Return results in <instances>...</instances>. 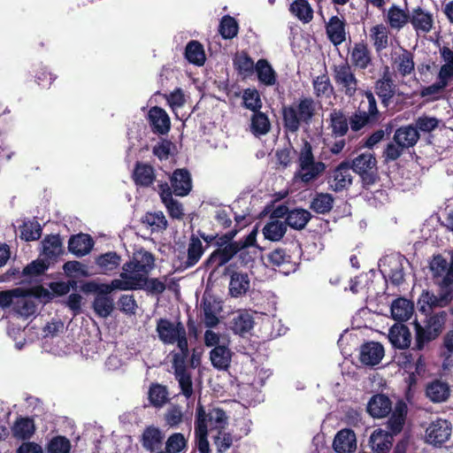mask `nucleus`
<instances>
[{
    "instance_id": "aec40b11",
    "label": "nucleus",
    "mask_w": 453,
    "mask_h": 453,
    "mask_svg": "<svg viewBox=\"0 0 453 453\" xmlns=\"http://www.w3.org/2000/svg\"><path fill=\"white\" fill-rule=\"evenodd\" d=\"M386 25L391 29L399 32L410 20V11L392 4L384 16Z\"/></svg>"
},
{
    "instance_id": "6e6552de",
    "label": "nucleus",
    "mask_w": 453,
    "mask_h": 453,
    "mask_svg": "<svg viewBox=\"0 0 453 453\" xmlns=\"http://www.w3.org/2000/svg\"><path fill=\"white\" fill-rule=\"evenodd\" d=\"M298 162L300 170L303 172L299 174V177L304 183L317 179L326 169V165L323 162L315 161L312 146L308 141H303Z\"/></svg>"
},
{
    "instance_id": "bf43d9fd",
    "label": "nucleus",
    "mask_w": 453,
    "mask_h": 453,
    "mask_svg": "<svg viewBox=\"0 0 453 453\" xmlns=\"http://www.w3.org/2000/svg\"><path fill=\"white\" fill-rule=\"evenodd\" d=\"M253 318L248 312H242L234 317L231 321V329L236 334L242 335L253 327Z\"/></svg>"
},
{
    "instance_id": "e433bc0d",
    "label": "nucleus",
    "mask_w": 453,
    "mask_h": 453,
    "mask_svg": "<svg viewBox=\"0 0 453 453\" xmlns=\"http://www.w3.org/2000/svg\"><path fill=\"white\" fill-rule=\"evenodd\" d=\"M332 135L335 138L343 137L348 134L349 118L341 110L334 109L329 115Z\"/></svg>"
},
{
    "instance_id": "09e8293b",
    "label": "nucleus",
    "mask_w": 453,
    "mask_h": 453,
    "mask_svg": "<svg viewBox=\"0 0 453 453\" xmlns=\"http://www.w3.org/2000/svg\"><path fill=\"white\" fill-rule=\"evenodd\" d=\"M185 58L186 59L197 66L204 65L206 58L203 47L198 41L192 40L188 42L185 48Z\"/></svg>"
},
{
    "instance_id": "a19ab883",
    "label": "nucleus",
    "mask_w": 453,
    "mask_h": 453,
    "mask_svg": "<svg viewBox=\"0 0 453 453\" xmlns=\"http://www.w3.org/2000/svg\"><path fill=\"white\" fill-rule=\"evenodd\" d=\"M42 244V253L48 260H56L64 253L63 242L59 234L46 235Z\"/></svg>"
},
{
    "instance_id": "c03bdc74",
    "label": "nucleus",
    "mask_w": 453,
    "mask_h": 453,
    "mask_svg": "<svg viewBox=\"0 0 453 453\" xmlns=\"http://www.w3.org/2000/svg\"><path fill=\"white\" fill-rule=\"evenodd\" d=\"M312 215L303 208H295L288 213L284 223L295 230L303 229L311 219Z\"/></svg>"
},
{
    "instance_id": "f8f14e48",
    "label": "nucleus",
    "mask_w": 453,
    "mask_h": 453,
    "mask_svg": "<svg viewBox=\"0 0 453 453\" xmlns=\"http://www.w3.org/2000/svg\"><path fill=\"white\" fill-rule=\"evenodd\" d=\"M349 160L341 162L330 173L327 183L330 189L334 192L347 190L352 184V176L350 173Z\"/></svg>"
},
{
    "instance_id": "a18cd8bd",
    "label": "nucleus",
    "mask_w": 453,
    "mask_h": 453,
    "mask_svg": "<svg viewBox=\"0 0 453 453\" xmlns=\"http://www.w3.org/2000/svg\"><path fill=\"white\" fill-rule=\"evenodd\" d=\"M175 379L179 382L180 391L184 396L189 398L193 395L191 374L187 371L186 364L173 365Z\"/></svg>"
},
{
    "instance_id": "e2e57ef3",
    "label": "nucleus",
    "mask_w": 453,
    "mask_h": 453,
    "mask_svg": "<svg viewBox=\"0 0 453 453\" xmlns=\"http://www.w3.org/2000/svg\"><path fill=\"white\" fill-rule=\"evenodd\" d=\"M242 101L243 107L253 112H257L258 110H261L263 105L260 94L255 88H249L243 90Z\"/></svg>"
},
{
    "instance_id": "0e129e2a",
    "label": "nucleus",
    "mask_w": 453,
    "mask_h": 453,
    "mask_svg": "<svg viewBox=\"0 0 453 453\" xmlns=\"http://www.w3.org/2000/svg\"><path fill=\"white\" fill-rule=\"evenodd\" d=\"M312 86L314 89V95L318 98L329 96L334 91V87L331 84L327 73H323L313 79Z\"/></svg>"
},
{
    "instance_id": "473e14b6",
    "label": "nucleus",
    "mask_w": 453,
    "mask_h": 453,
    "mask_svg": "<svg viewBox=\"0 0 453 453\" xmlns=\"http://www.w3.org/2000/svg\"><path fill=\"white\" fill-rule=\"evenodd\" d=\"M392 411V402L388 396L378 394L373 395L367 404V411L373 418H384Z\"/></svg>"
},
{
    "instance_id": "9d476101",
    "label": "nucleus",
    "mask_w": 453,
    "mask_h": 453,
    "mask_svg": "<svg viewBox=\"0 0 453 453\" xmlns=\"http://www.w3.org/2000/svg\"><path fill=\"white\" fill-rule=\"evenodd\" d=\"M379 265L381 273L391 284L400 286L404 281L405 266L410 265V263L403 255L391 254L380 259Z\"/></svg>"
},
{
    "instance_id": "bb28decb",
    "label": "nucleus",
    "mask_w": 453,
    "mask_h": 453,
    "mask_svg": "<svg viewBox=\"0 0 453 453\" xmlns=\"http://www.w3.org/2000/svg\"><path fill=\"white\" fill-rule=\"evenodd\" d=\"M333 448L337 453H351L357 448L356 434L351 429L340 430L333 441Z\"/></svg>"
},
{
    "instance_id": "8fccbe9b",
    "label": "nucleus",
    "mask_w": 453,
    "mask_h": 453,
    "mask_svg": "<svg viewBox=\"0 0 453 453\" xmlns=\"http://www.w3.org/2000/svg\"><path fill=\"white\" fill-rule=\"evenodd\" d=\"M35 430L34 420L30 418H18L12 426L13 436L21 440L30 439Z\"/></svg>"
},
{
    "instance_id": "c85d7f7f",
    "label": "nucleus",
    "mask_w": 453,
    "mask_h": 453,
    "mask_svg": "<svg viewBox=\"0 0 453 453\" xmlns=\"http://www.w3.org/2000/svg\"><path fill=\"white\" fill-rule=\"evenodd\" d=\"M420 138L419 133L413 125L402 126L398 127L393 135L395 142L398 143L403 150L414 147Z\"/></svg>"
},
{
    "instance_id": "4be33fe9",
    "label": "nucleus",
    "mask_w": 453,
    "mask_h": 453,
    "mask_svg": "<svg viewBox=\"0 0 453 453\" xmlns=\"http://www.w3.org/2000/svg\"><path fill=\"white\" fill-rule=\"evenodd\" d=\"M132 179L136 186L149 188L156 180L155 169L150 164L137 161L134 165Z\"/></svg>"
},
{
    "instance_id": "f257e3e1",
    "label": "nucleus",
    "mask_w": 453,
    "mask_h": 453,
    "mask_svg": "<svg viewBox=\"0 0 453 453\" xmlns=\"http://www.w3.org/2000/svg\"><path fill=\"white\" fill-rule=\"evenodd\" d=\"M281 119L287 134H296L302 126H310L316 114V103L311 96H300L297 100L281 107Z\"/></svg>"
},
{
    "instance_id": "393cba45",
    "label": "nucleus",
    "mask_w": 453,
    "mask_h": 453,
    "mask_svg": "<svg viewBox=\"0 0 453 453\" xmlns=\"http://www.w3.org/2000/svg\"><path fill=\"white\" fill-rule=\"evenodd\" d=\"M188 433L175 432L169 435L165 448L169 453H185L188 449V439L191 433V418H187Z\"/></svg>"
},
{
    "instance_id": "4d7b16f0",
    "label": "nucleus",
    "mask_w": 453,
    "mask_h": 453,
    "mask_svg": "<svg viewBox=\"0 0 453 453\" xmlns=\"http://www.w3.org/2000/svg\"><path fill=\"white\" fill-rule=\"evenodd\" d=\"M447 87V85L437 79L434 83L423 87L419 94L427 102L438 101L444 98Z\"/></svg>"
},
{
    "instance_id": "dca6fc26",
    "label": "nucleus",
    "mask_w": 453,
    "mask_h": 453,
    "mask_svg": "<svg viewBox=\"0 0 453 453\" xmlns=\"http://www.w3.org/2000/svg\"><path fill=\"white\" fill-rule=\"evenodd\" d=\"M391 65L402 77L411 75L415 70L414 54L411 50L400 47L398 51L392 53Z\"/></svg>"
},
{
    "instance_id": "de8ad7c7",
    "label": "nucleus",
    "mask_w": 453,
    "mask_h": 453,
    "mask_svg": "<svg viewBox=\"0 0 453 453\" xmlns=\"http://www.w3.org/2000/svg\"><path fill=\"white\" fill-rule=\"evenodd\" d=\"M258 81L265 86H273L277 81L276 73L269 62L261 58L256 63L255 69Z\"/></svg>"
},
{
    "instance_id": "69168bd1",
    "label": "nucleus",
    "mask_w": 453,
    "mask_h": 453,
    "mask_svg": "<svg viewBox=\"0 0 453 453\" xmlns=\"http://www.w3.org/2000/svg\"><path fill=\"white\" fill-rule=\"evenodd\" d=\"M239 31V25L236 19L230 16L225 15L220 20L219 32L224 39H233Z\"/></svg>"
},
{
    "instance_id": "a878e982",
    "label": "nucleus",
    "mask_w": 453,
    "mask_h": 453,
    "mask_svg": "<svg viewBox=\"0 0 453 453\" xmlns=\"http://www.w3.org/2000/svg\"><path fill=\"white\" fill-rule=\"evenodd\" d=\"M390 28L383 23L372 26L369 29V38L376 53H380L389 46Z\"/></svg>"
},
{
    "instance_id": "6ab92c4d",
    "label": "nucleus",
    "mask_w": 453,
    "mask_h": 453,
    "mask_svg": "<svg viewBox=\"0 0 453 453\" xmlns=\"http://www.w3.org/2000/svg\"><path fill=\"white\" fill-rule=\"evenodd\" d=\"M413 29L418 33H429L434 26L433 14L420 6L413 8L410 12V20Z\"/></svg>"
},
{
    "instance_id": "5fc2aeb1",
    "label": "nucleus",
    "mask_w": 453,
    "mask_h": 453,
    "mask_svg": "<svg viewBox=\"0 0 453 453\" xmlns=\"http://www.w3.org/2000/svg\"><path fill=\"white\" fill-rule=\"evenodd\" d=\"M119 276V279L111 280L110 284H99L100 288L96 291V295L109 296L115 289L122 291L130 290L132 286L130 285V280L127 278L129 273L122 272Z\"/></svg>"
},
{
    "instance_id": "c756f323",
    "label": "nucleus",
    "mask_w": 453,
    "mask_h": 453,
    "mask_svg": "<svg viewBox=\"0 0 453 453\" xmlns=\"http://www.w3.org/2000/svg\"><path fill=\"white\" fill-rule=\"evenodd\" d=\"M346 22L344 19L332 16L326 25V32L330 42L338 46L346 40Z\"/></svg>"
},
{
    "instance_id": "58836bf2",
    "label": "nucleus",
    "mask_w": 453,
    "mask_h": 453,
    "mask_svg": "<svg viewBox=\"0 0 453 453\" xmlns=\"http://www.w3.org/2000/svg\"><path fill=\"white\" fill-rule=\"evenodd\" d=\"M406 415L407 405L403 401H399L388 420L387 426L389 430L388 433H392V435L399 434L403 428Z\"/></svg>"
},
{
    "instance_id": "cd10ccee",
    "label": "nucleus",
    "mask_w": 453,
    "mask_h": 453,
    "mask_svg": "<svg viewBox=\"0 0 453 453\" xmlns=\"http://www.w3.org/2000/svg\"><path fill=\"white\" fill-rule=\"evenodd\" d=\"M94 246V240L88 234L80 233L72 235L68 242V250L78 257L90 252Z\"/></svg>"
},
{
    "instance_id": "338daca9",
    "label": "nucleus",
    "mask_w": 453,
    "mask_h": 453,
    "mask_svg": "<svg viewBox=\"0 0 453 453\" xmlns=\"http://www.w3.org/2000/svg\"><path fill=\"white\" fill-rule=\"evenodd\" d=\"M48 268V262L36 259L23 268L22 276L24 277L25 280H31L34 277L43 274Z\"/></svg>"
},
{
    "instance_id": "37998d69",
    "label": "nucleus",
    "mask_w": 453,
    "mask_h": 453,
    "mask_svg": "<svg viewBox=\"0 0 453 453\" xmlns=\"http://www.w3.org/2000/svg\"><path fill=\"white\" fill-rule=\"evenodd\" d=\"M413 303L406 298L399 297L391 305L392 318L399 322L407 321L412 316Z\"/></svg>"
},
{
    "instance_id": "7c9ffc66",
    "label": "nucleus",
    "mask_w": 453,
    "mask_h": 453,
    "mask_svg": "<svg viewBox=\"0 0 453 453\" xmlns=\"http://www.w3.org/2000/svg\"><path fill=\"white\" fill-rule=\"evenodd\" d=\"M350 60L352 65L356 68L360 70L367 69L372 62V53L368 45L364 42L355 43L350 53Z\"/></svg>"
},
{
    "instance_id": "603ef678",
    "label": "nucleus",
    "mask_w": 453,
    "mask_h": 453,
    "mask_svg": "<svg viewBox=\"0 0 453 453\" xmlns=\"http://www.w3.org/2000/svg\"><path fill=\"white\" fill-rule=\"evenodd\" d=\"M121 257L114 251L101 254L96 259V264L102 273L107 274L116 270L120 265Z\"/></svg>"
},
{
    "instance_id": "2f4dec72",
    "label": "nucleus",
    "mask_w": 453,
    "mask_h": 453,
    "mask_svg": "<svg viewBox=\"0 0 453 453\" xmlns=\"http://www.w3.org/2000/svg\"><path fill=\"white\" fill-rule=\"evenodd\" d=\"M160 188V197L165 205L169 215L173 219H181L184 215L182 204L173 199L171 188L166 182L158 185Z\"/></svg>"
},
{
    "instance_id": "b1692460",
    "label": "nucleus",
    "mask_w": 453,
    "mask_h": 453,
    "mask_svg": "<svg viewBox=\"0 0 453 453\" xmlns=\"http://www.w3.org/2000/svg\"><path fill=\"white\" fill-rule=\"evenodd\" d=\"M394 435L381 428L375 429L369 438V446L374 453H388L393 446Z\"/></svg>"
},
{
    "instance_id": "052dcab7",
    "label": "nucleus",
    "mask_w": 453,
    "mask_h": 453,
    "mask_svg": "<svg viewBox=\"0 0 453 453\" xmlns=\"http://www.w3.org/2000/svg\"><path fill=\"white\" fill-rule=\"evenodd\" d=\"M271 129V123L268 116L260 110L253 112L251 116V130L255 135L266 134Z\"/></svg>"
},
{
    "instance_id": "7ed1b4c3",
    "label": "nucleus",
    "mask_w": 453,
    "mask_h": 453,
    "mask_svg": "<svg viewBox=\"0 0 453 453\" xmlns=\"http://www.w3.org/2000/svg\"><path fill=\"white\" fill-rule=\"evenodd\" d=\"M237 232L236 229H232L220 235L217 234L214 242L217 249L204 260L203 269H212L213 273L230 262L239 253L238 242L234 241Z\"/></svg>"
},
{
    "instance_id": "ea45409f",
    "label": "nucleus",
    "mask_w": 453,
    "mask_h": 453,
    "mask_svg": "<svg viewBox=\"0 0 453 453\" xmlns=\"http://www.w3.org/2000/svg\"><path fill=\"white\" fill-rule=\"evenodd\" d=\"M334 197L329 193L316 192L310 201L309 208L317 214H328L334 207Z\"/></svg>"
},
{
    "instance_id": "49530a36",
    "label": "nucleus",
    "mask_w": 453,
    "mask_h": 453,
    "mask_svg": "<svg viewBox=\"0 0 453 453\" xmlns=\"http://www.w3.org/2000/svg\"><path fill=\"white\" fill-rule=\"evenodd\" d=\"M212 365L219 370H226L231 363V350L224 345L214 347L210 352Z\"/></svg>"
},
{
    "instance_id": "4c0bfd02",
    "label": "nucleus",
    "mask_w": 453,
    "mask_h": 453,
    "mask_svg": "<svg viewBox=\"0 0 453 453\" xmlns=\"http://www.w3.org/2000/svg\"><path fill=\"white\" fill-rule=\"evenodd\" d=\"M388 338L395 348L405 349L411 345V334L407 326L401 324L390 328Z\"/></svg>"
},
{
    "instance_id": "f3484780",
    "label": "nucleus",
    "mask_w": 453,
    "mask_h": 453,
    "mask_svg": "<svg viewBox=\"0 0 453 453\" xmlns=\"http://www.w3.org/2000/svg\"><path fill=\"white\" fill-rule=\"evenodd\" d=\"M172 192L177 196H186L192 189L190 173L186 168H178L170 177Z\"/></svg>"
},
{
    "instance_id": "a211bd4d",
    "label": "nucleus",
    "mask_w": 453,
    "mask_h": 453,
    "mask_svg": "<svg viewBox=\"0 0 453 453\" xmlns=\"http://www.w3.org/2000/svg\"><path fill=\"white\" fill-rule=\"evenodd\" d=\"M374 92L380 99L382 106L388 108L395 94V86L388 70L375 81Z\"/></svg>"
},
{
    "instance_id": "13d9d810",
    "label": "nucleus",
    "mask_w": 453,
    "mask_h": 453,
    "mask_svg": "<svg viewBox=\"0 0 453 453\" xmlns=\"http://www.w3.org/2000/svg\"><path fill=\"white\" fill-rule=\"evenodd\" d=\"M92 306L97 316L100 318H107L114 309V303L110 296L96 295Z\"/></svg>"
},
{
    "instance_id": "9b49d317",
    "label": "nucleus",
    "mask_w": 453,
    "mask_h": 453,
    "mask_svg": "<svg viewBox=\"0 0 453 453\" xmlns=\"http://www.w3.org/2000/svg\"><path fill=\"white\" fill-rule=\"evenodd\" d=\"M154 267V255L148 250L141 249L134 254V257L131 260L126 262L123 265L122 270L123 273L130 274L141 273L143 275H148Z\"/></svg>"
},
{
    "instance_id": "412c9836",
    "label": "nucleus",
    "mask_w": 453,
    "mask_h": 453,
    "mask_svg": "<svg viewBox=\"0 0 453 453\" xmlns=\"http://www.w3.org/2000/svg\"><path fill=\"white\" fill-rule=\"evenodd\" d=\"M384 357L383 346L375 342H365L360 347L359 360L365 365L374 366Z\"/></svg>"
},
{
    "instance_id": "0eeeda50",
    "label": "nucleus",
    "mask_w": 453,
    "mask_h": 453,
    "mask_svg": "<svg viewBox=\"0 0 453 453\" xmlns=\"http://www.w3.org/2000/svg\"><path fill=\"white\" fill-rule=\"evenodd\" d=\"M332 76L340 92L347 97H354L358 89L359 81L347 60L334 64L331 67Z\"/></svg>"
},
{
    "instance_id": "4468645a",
    "label": "nucleus",
    "mask_w": 453,
    "mask_h": 453,
    "mask_svg": "<svg viewBox=\"0 0 453 453\" xmlns=\"http://www.w3.org/2000/svg\"><path fill=\"white\" fill-rule=\"evenodd\" d=\"M451 431L450 422L446 419L438 418L426 428V441L434 446H441L449 440Z\"/></svg>"
},
{
    "instance_id": "39448f33",
    "label": "nucleus",
    "mask_w": 453,
    "mask_h": 453,
    "mask_svg": "<svg viewBox=\"0 0 453 453\" xmlns=\"http://www.w3.org/2000/svg\"><path fill=\"white\" fill-rule=\"evenodd\" d=\"M197 423L203 426L208 433L213 431L221 433L228 425V416L223 409L214 406L205 408L198 401L195 413V427Z\"/></svg>"
},
{
    "instance_id": "423d86ee",
    "label": "nucleus",
    "mask_w": 453,
    "mask_h": 453,
    "mask_svg": "<svg viewBox=\"0 0 453 453\" xmlns=\"http://www.w3.org/2000/svg\"><path fill=\"white\" fill-rule=\"evenodd\" d=\"M453 269L449 270L442 279V284L440 288L438 295H434L429 291H423L418 304L419 310L426 311V305L429 309L442 308L448 306L453 300Z\"/></svg>"
},
{
    "instance_id": "f03ea898",
    "label": "nucleus",
    "mask_w": 453,
    "mask_h": 453,
    "mask_svg": "<svg viewBox=\"0 0 453 453\" xmlns=\"http://www.w3.org/2000/svg\"><path fill=\"white\" fill-rule=\"evenodd\" d=\"M362 96L364 98L349 116V127L352 132H359L364 127H373L382 119L374 94L371 90H363Z\"/></svg>"
},
{
    "instance_id": "2eb2a0df",
    "label": "nucleus",
    "mask_w": 453,
    "mask_h": 453,
    "mask_svg": "<svg viewBox=\"0 0 453 453\" xmlns=\"http://www.w3.org/2000/svg\"><path fill=\"white\" fill-rule=\"evenodd\" d=\"M127 278L130 280V285L132 286L130 290L143 289L152 295H160L166 288L165 281L157 278H148L141 273H129Z\"/></svg>"
},
{
    "instance_id": "ddd939ff",
    "label": "nucleus",
    "mask_w": 453,
    "mask_h": 453,
    "mask_svg": "<svg viewBox=\"0 0 453 453\" xmlns=\"http://www.w3.org/2000/svg\"><path fill=\"white\" fill-rule=\"evenodd\" d=\"M186 330L180 320L173 322L168 319L160 318L157 320L156 332L164 344H174L182 332Z\"/></svg>"
},
{
    "instance_id": "774afa93",
    "label": "nucleus",
    "mask_w": 453,
    "mask_h": 453,
    "mask_svg": "<svg viewBox=\"0 0 453 453\" xmlns=\"http://www.w3.org/2000/svg\"><path fill=\"white\" fill-rule=\"evenodd\" d=\"M149 400L155 407L163 406L168 400V392L165 386L152 384L149 390Z\"/></svg>"
},
{
    "instance_id": "f704fd0d",
    "label": "nucleus",
    "mask_w": 453,
    "mask_h": 453,
    "mask_svg": "<svg viewBox=\"0 0 453 453\" xmlns=\"http://www.w3.org/2000/svg\"><path fill=\"white\" fill-rule=\"evenodd\" d=\"M164 434L158 427L150 426L142 434V447L150 452L160 449L163 444Z\"/></svg>"
},
{
    "instance_id": "c9c22d12",
    "label": "nucleus",
    "mask_w": 453,
    "mask_h": 453,
    "mask_svg": "<svg viewBox=\"0 0 453 453\" xmlns=\"http://www.w3.org/2000/svg\"><path fill=\"white\" fill-rule=\"evenodd\" d=\"M250 288L248 273L233 272L229 281V294L232 297H240L247 294Z\"/></svg>"
},
{
    "instance_id": "72a5a7b5",
    "label": "nucleus",
    "mask_w": 453,
    "mask_h": 453,
    "mask_svg": "<svg viewBox=\"0 0 453 453\" xmlns=\"http://www.w3.org/2000/svg\"><path fill=\"white\" fill-rule=\"evenodd\" d=\"M426 395L433 403H442L449 399L450 388L447 382L436 379L426 385Z\"/></svg>"
},
{
    "instance_id": "6e6d98bb",
    "label": "nucleus",
    "mask_w": 453,
    "mask_h": 453,
    "mask_svg": "<svg viewBox=\"0 0 453 453\" xmlns=\"http://www.w3.org/2000/svg\"><path fill=\"white\" fill-rule=\"evenodd\" d=\"M262 232L265 239L279 242L287 232V225L282 221L272 220L265 225Z\"/></svg>"
},
{
    "instance_id": "5701e85b",
    "label": "nucleus",
    "mask_w": 453,
    "mask_h": 453,
    "mask_svg": "<svg viewBox=\"0 0 453 453\" xmlns=\"http://www.w3.org/2000/svg\"><path fill=\"white\" fill-rule=\"evenodd\" d=\"M149 121L155 134H165L169 132L171 121L166 111L158 106H154L149 111Z\"/></svg>"
},
{
    "instance_id": "864d4df0",
    "label": "nucleus",
    "mask_w": 453,
    "mask_h": 453,
    "mask_svg": "<svg viewBox=\"0 0 453 453\" xmlns=\"http://www.w3.org/2000/svg\"><path fill=\"white\" fill-rule=\"evenodd\" d=\"M289 12L303 23H309L313 19V9L307 0H295L289 7Z\"/></svg>"
},
{
    "instance_id": "1a4fd4ad",
    "label": "nucleus",
    "mask_w": 453,
    "mask_h": 453,
    "mask_svg": "<svg viewBox=\"0 0 453 453\" xmlns=\"http://www.w3.org/2000/svg\"><path fill=\"white\" fill-rule=\"evenodd\" d=\"M350 169L358 174L364 188L373 185L378 180L377 160L372 153H362L349 161Z\"/></svg>"
},
{
    "instance_id": "3c124183",
    "label": "nucleus",
    "mask_w": 453,
    "mask_h": 453,
    "mask_svg": "<svg viewBox=\"0 0 453 453\" xmlns=\"http://www.w3.org/2000/svg\"><path fill=\"white\" fill-rule=\"evenodd\" d=\"M234 67L243 77H250L256 69L253 59L245 51L236 54L233 60Z\"/></svg>"
},
{
    "instance_id": "20e7f679",
    "label": "nucleus",
    "mask_w": 453,
    "mask_h": 453,
    "mask_svg": "<svg viewBox=\"0 0 453 453\" xmlns=\"http://www.w3.org/2000/svg\"><path fill=\"white\" fill-rule=\"evenodd\" d=\"M448 319L446 311H431L426 315L424 325L414 322L415 349H424L431 342L436 340L443 332Z\"/></svg>"
},
{
    "instance_id": "79ce46f5",
    "label": "nucleus",
    "mask_w": 453,
    "mask_h": 453,
    "mask_svg": "<svg viewBox=\"0 0 453 453\" xmlns=\"http://www.w3.org/2000/svg\"><path fill=\"white\" fill-rule=\"evenodd\" d=\"M205 251V248L198 236L191 234L188 245L187 259L184 261V268H191L195 266Z\"/></svg>"
},
{
    "instance_id": "680f3d73",
    "label": "nucleus",
    "mask_w": 453,
    "mask_h": 453,
    "mask_svg": "<svg viewBox=\"0 0 453 453\" xmlns=\"http://www.w3.org/2000/svg\"><path fill=\"white\" fill-rule=\"evenodd\" d=\"M187 418L178 404L170 406L164 414L165 425L169 428H177L183 421L187 422Z\"/></svg>"
}]
</instances>
